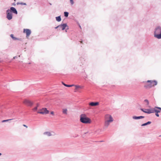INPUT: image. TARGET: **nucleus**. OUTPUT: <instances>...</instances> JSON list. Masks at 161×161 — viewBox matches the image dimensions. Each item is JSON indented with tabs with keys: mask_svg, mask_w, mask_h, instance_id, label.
<instances>
[{
	"mask_svg": "<svg viewBox=\"0 0 161 161\" xmlns=\"http://www.w3.org/2000/svg\"><path fill=\"white\" fill-rule=\"evenodd\" d=\"M80 120L81 122L85 124L90 123L91 122V119L84 114H81Z\"/></svg>",
	"mask_w": 161,
	"mask_h": 161,
	"instance_id": "f257e3e1",
	"label": "nucleus"
},
{
	"mask_svg": "<svg viewBox=\"0 0 161 161\" xmlns=\"http://www.w3.org/2000/svg\"><path fill=\"white\" fill-rule=\"evenodd\" d=\"M154 36L158 39L161 38V27L160 26L156 28L154 32Z\"/></svg>",
	"mask_w": 161,
	"mask_h": 161,
	"instance_id": "f03ea898",
	"label": "nucleus"
},
{
	"mask_svg": "<svg viewBox=\"0 0 161 161\" xmlns=\"http://www.w3.org/2000/svg\"><path fill=\"white\" fill-rule=\"evenodd\" d=\"M147 82L149 83L145 86V87L147 88H151L153 86H156L157 83V81L155 80H147Z\"/></svg>",
	"mask_w": 161,
	"mask_h": 161,
	"instance_id": "7ed1b4c3",
	"label": "nucleus"
},
{
	"mask_svg": "<svg viewBox=\"0 0 161 161\" xmlns=\"http://www.w3.org/2000/svg\"><path fill=\"white\" fill-rule=\"evenodd\" d=\"M161 112V108L159 107H155L154 108H152V110L149 113H159Z\"/></svg>",
	"mask_w": 161,
	"mask_h": 161,
	"instance_id": "20e7f679",
	"label": "nucleus"
},
{
	"mask_svg": "<svg viewBox=\"0 0 161 161\" xmlns=\"http://www.w3.org/2000/svg\"><path fill=\"white\" fill-rule=\"evenodd\" d=\"M37 113L42 114H47L49 113V111L46 108H42V109L39 110Z\"/></svg>",
	"mask_w": 161,
	"mask_h": 161,
	"instance_id": "39448f33",
	"label": "nucleus"
},
{
	"mask_svg": "<svg viewBox=\"0 0 161 161\" xmlns=\"http://www.w3.org/2000/svg\"><path fill=\"white\" fill-rule=\"evenodd\" d=\"M6 14V17L8 20H10L12 19V14L9 9L7 10Z\"/></svg>",
	"mask_w": 161,
	"mask_h": 161,
	"instance_id": "423d86ee",
	"label": "nucleus"
},
{
	"mask_svg": "<svg viewBox=\"0 0 161 161\" xmlns=\"http://www.w3.org/2000/svg\"><path fill=\"white\" fill-rule=\"evenodd\" d=\"M23 102L25 104L29 106H31L34 103L33 102L28 99H25Z\"/></svg>",
	"mask_w": 161,
	"mask_h": 161,
	"instance_id": "0eeeda50",
	"label": "nucleus"
},
{
	"mask_svg": "<svg viewBox=\"0 0 161 161\" xmlns=\"http://www.w3.org/2000/svg\"><path fill=\"white\" fill-rule=\"evenodd\" d=\"M24 32L26 33L27 37L29 36L31 33V30L29 29H24Z\"/></svg>",
	"mask_w": 161,
	"mask_h": 161,
	"instance_id": "6e6552de",
	"label": "nucleus"
},
{
	"mask_svg": "<svg viewBox=\"0 0 161 161\" xmlns=\"http://www.w3.org/2000/svg\"><path fill=\"white\" fill-rule=\"evenodd\" d=\"M110 120H112V122L113 121L112 116L109 114L106 115L105 116V121Z\"/></svg>",
	"mask_w": 161,
	"mask_h": 161,
	"instance_id": "1a4fd4ad",
	"label": "nucleus"
},
{
	"mask_svg": "<svg viewBox=\"0 0 161 161\" xmlns=\"http://www.w3.org/2000/svg\"><path fill=\"white\" fill-rule=\"evenodd\" d=\"M141 110L143 112H144L145 113H147L148 114L152 113H149V112L150 111H151V110H152V108L151 109H145L141 108Z\"/></svg>",
	"mask_w": 161,
	"mask_h": 161,
	"instance_id": "9d476101",
	"label": "nucleus"
},
{
	"mask_svg": "<svg viewBox=\"0 0 161 161\" xmlns=\"http://www.w3.org/2000/svg\"><path fill=\"white\" fill-rule=\"evenodd\" d=\"M59 29H61L62 30H64L66 27H68L66 24H61L59 25Z\"/></svg>",
	"mask_w": 161,
	"mask_h": 161,
	"instance_id": "9b49d317",
	"label": "nucleus"
},
{
	"mask_svg": "<svg viewBox=\"0 0 161 161\" xmlns=\"http://www.w3.org/2000/svg\"><path fill=\"white\" fill-rule=\"evenodd\" d=\"M112 122V120H107V121H105L104 123V127L105 128H107L108 127V125H109L110 123Z\"/></svg>",
	"mask_w": 161,
	"mask_h": 161,
	"instance_id": "f8f14e48",
	"label": "nucleus"
},
{
	"mask_svg": "<svg viewBox=\"0 0 161 161\" xmlns=\"http://www.w3.org/2000/svg\"><path fill=\"white\" fill-rule=\"evenodd\" d=\"M9 10L11 11V12H12L14 13L17 14V11L16 9L15 8L13 7H11L10 8V9Z\"/></svg>",
	"mask_w": 161,
	"mask_h": 161,
	"instance_id": "ddd939ff",
	"label": "nucleus"
},
{
	"mask_svg": "<svg viewBox=\"0 0 161 161\" xmlns=\"http://www.w3.org/2000/svg\"><path fill=\"white\" fill-rule=\"evenodd\" d=\"M99 104V102H91L89 103V105H90L92 106H97Z\"/></svg>",
	"mask_w": 161,
	"mask_h": 161,
	"instance_id": "4468645a",
	"label": "nucleus"
},
{
	"mask_svg": "<svg viewBox=\"0 0 161 161\" xmlns=\"http://www.w3.org/2000/svg\"><path fill=\"white\" fill-rule=\"evenodd\" d=\"M144 118V117L143 116H133L132 117V118L133 119H142Z\"/></svg>",
	"mask_w": 161,
	"mask_h": 161,
	"instance_id": "2eb2a0df",
	"label": "nucleus"
},
{
	"mask_svg": "<svg viewBox=\"0 0 161 161\" xmlns=\"http://www.w3.org/2000/svg\"><path fill=\"white\" fill-rule=\"evenodd\" d=\"M43 134L47 136H50L52 135L51 133L49 131L45 132L43 133Z\"/></svg>",
	"mask_w": 161,
	"mask_h": 161,
	"instance_id": "dca6fc26",
	"label": "nucleus"
},
{
	"mask_svg": "<svg viewBox=\"0 0 161 161\" xmlns=\"http://www.w3.org/2000/svg\"><path fill=\"white\" fill-rule=\"evenodd\" d=\"M39 104L38 103H37L36 106L32 109V110L34 112L36 111L38 109V107L39 106Z\"/></svg>",
	"mask_w": 161,
	"mask_h": 161,
	"instance_id": "f3484780",
	"label": "nucleus"
},
{
	"mask_svg": "<svg viewBox=\"0 0 161 161\" xmlns=\"http://www.w3.org/2000/svg\"><path fill=\"white\" fill-rule=\"evenodd\" d=\"M56 19L57 21L58 22H59L61 21V19L60 17V16H58V17H56Z\"/></svg>",
	"mask_w": 161,
	"mask_h": 161,
	"instance_id": "a211bd4d",
	"label": "nucleus"
},
{
	"mask_svg": "<svg viewBox=\"0 0 161 161\" xmlns=\"http://www.w3.org/2000/svg\"><path fill=\"white\" fill-rule=\"evenodd\" d=\"M67 110L66 108L63 109V113L64 114H67Z\"/></svg>",
	"mask_w": 161,
	"mask_h": 161,
	"instance_id": "6ab92c4d",
	"label": "nucleus"
},
{
	"mask_svg": "<svg viewBox=\"0 0 161 161\" xmlns=\"http://www.w3.org/2000/svg\"><path fill=\"white\" fill-rule=\"evenodd\" d=\"M63 84L65 86H66V87H71V86H74V85H68L66 84H64V83H63Z\"/></svg>",
	"mask_w": 161,
	"mask_h": 161,
	"instance_id": "aec40b11",
	"label": "nucleus"
},
{
	"mask_svg": "<svg viewBox=\"0 0 161 161\" xmlns=\"http://www.w3.org/2000/svg\"><path fill=\"white\" fill-rule=\"evenodd\" d=\"M10 36L14 40H16L17 39V38L14 37V35L12 34L10 35Z\"/></svg>",
	"mask_w": 161,
	"mask_h": 161,
	"instance_id": "412c9836",
	"label": "nucleus"
},
{
	"mask_svg": "<svg viewBox=\"0 0 161 161\" xmlns=\"http://www.w3.org/2000/svg\"><path fill=\"white\" fill-rule=\"evenodd\" d=\"M69 15V13L67 12H64V15L65 17H67Z\"/></svg>",
	"mask_w": 161,
	"mask_h": 161,
	"instance_id": "4be33fe9",
	"label": "nucleus"
},
{
	"mask_svg": "<svg viewBox=\"0 0 161 161\" xmlns=\"http://www.w3.org/2000/svg\"><path fill=\"white\" fill-rule=\"evenodd\" d=\"M144 101L147 103V105H148L149 104V102L148 100L145 99L144 100Z\"/></svg>",
	"mask_w": 161,
	"mask_h": 161,
	"instance_id": "5701e85b",
	"label": "nucleus"
},
{
	"mask_svg": "<svg viewBox=\"0 0 161 161\" xmlns=\"http://www.w3.org/2000/svg\"><path fill=\"white\" fill-rule=\"evenodd\" d=\"M75 87L76 89H78V88H81L80 86H79L75 85Z\"/></svg>",
	"mask_w": 161,
	"mask_h": 161,
	"instance_id": "b1692460",
	"label": "nucleus"
},
{
	"mask_svg": "<svg viewBox=\"0 0 161 161\" xmlns=\"http://www.w3.org/2000/svg\"><path fill=\"white\" fill-rule=\"evenodd\" d=\"M12 120V119H7V120H3L2 121V122H7V121H8V120Z\"/></svg>",
	"mask_w": 161,
	"mask_h": 161,
	"instance_id": "393cba45",
	"label": "nucleus"
},
{
	"mask_svg": "<svg viewBox=\"0 0 161 161\" xmlns=\"http://www.w3.org/2000/svg\"><path fill=\"white\" fill-rule=\"evenodd\" d=\"M147 125V123L143 124L141 125V126H144Z\"/></svg>",
	"mask_w": 161,
	"mask_h": 161,
	"instance_id": "a878e982",
	"label": "nucleus"
},
{
	"mask_svg": "<svg viewBox=\"0 0 161 161\" xmlns=\"http://www.w3.org/2000/svg\"><path fill=\"white\" fill-rule=\"evenodd\" d=\"M70 2L71 3V4L72 5H73L74 4V2L73 0H70Z\"/></svg>",
	"mask_w": 161,
	"mask_h": 161,
	"instance_id": "bb28decb",
	"label": "nucleus"
},
{
	"mask_svg": "<svg viewBox=\"0 0 161 161\" xmlns=\"http://www.w3.org/2000/svg\"><path fill=\"white\" fill-rule=\"evenodd\" d=\"M155 115H156L157 117H159V114H158V113H156Z\"/></svg>",
	"mask_w": 161,
	"mask_h": 161,
	"instance_id": "cd10ccee",
	"label": "nucleus"
},
{
	"mask_svg": "<svg viewBox=\"0 0 161 161\" xmlns=\"http://www.w3.org/2000/svg\"><path fill=\"white\" fill-rule=\"evenodd\" d=\"M147 125H149V124H150L151 123V121H148V122H147Z\"/></svg>",
	"mask_w": 161,
	"mask_h": 161,
	"instance_id": "c85d7f7f",
	"label": "nucleus"
},
{
	"mask_svg": "<svg viewBox=\"0 0 161 161\" xmlns=\"http://www.w3.org/2000/svg\"><path fill=\"white\" fill-rule=\"evenodd\" d=\"M59 25H58L57 26L55 27V29H57L58 28H59Z\"/></svg>",
	"mask_w": 161,
	"mask_h": 161,
	"instance_id": "c756f323",
	"label": "nucleus"
},
{
	"mask_svg": "<svg viewBox=\"0 0 161 161\" xmlns=\"http://www.w3.org/2000/svg\"><path fill=\"white\" fill-rule=\"evenodd\" d=\"M51 114L53 115H54V112H53V111L51 112Z\"/></svg>",
	"mask_w": 161,
	"mask_h": 161,
	"instance_id": "7c9ffc66",
	"label": "nucleus"
},
{
	"mask_svg": "<svg viewBox=\"0 0 161 161\" xmlns=\"http://www.w3.org/2000/svg\"><path fill=\"white\" fill-rule=\"evenodd\" d=\"M21 4L23 5H26V4L25 3H22Z\"/></svg>",
	"mask_w": 161,
	"mask_h": 161,
	"instance_id": "2f4dec72",
	"label": "nucleus"
},
{
	"mask_svg": "<svg viewBox=\"0 0 161 161\" xmlns=\"http://www.w3.org/2000/svg\"><path fill=\"white\" fill-rule=\"evenodd\" d=\"M23 125V126H25V127H26V128H27V126L26 125Z\"/></svg>",
	"mask_w": 161,
	"mask_h": 161,
	"instance_id": "473e14b6",
	"label": "nucleus"
},
{
	"mask_svg": "<svg viewBox=\"0 0 161 161\" xmlns=\"http://www.w3.org/2000/svg\"><path fill=\"white\" fill-rule=\"evenodd\" d=\"M17 58V56H15L13 58L15 59V58Z\"/></svg>",
	"mask_w": 161,
	"mask_h": 161,
	"instance_id": "72a5a7b5",
	"label": "nucleus"
},
{
	"mask_svg": "<svg viewBox=\"0 0 161 161\" xmlns=\"http://www.w3.org/2000/svg\"><path fill=\"white\" fill-rule=\"evenodd\" d=\"M1 155V153H0V156Z\"/></svg>",
	"mask_w": 161,
	"mask_h": 161,
	"instance_id": "f704fd0d",
	"label": "nucleus"
},
{
	"mask_svg": "<svg viewBox=\"0 0 161 161\" xmlns=\"http://www.w3.org/2000/svg\"><path fill=\"white\" fill-rule=\"evenodd\" d=\"M80 26V28H81V27H80V26Z\"/></svg>",
	"mask_w": 161,
	"mask_h": 161,
	"instance_id": "c9c22d12",
	"label": "nucleus"
}]
</instances>
